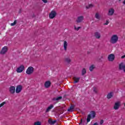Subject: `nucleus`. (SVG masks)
I'll return each mask as SVG.
<instances>
[{
	"mask_svg": "<svg viewBox=\"0 0 125 125\" xmlns=\"http://www.w3.org/2000/svg\"><path fill=\"white\" fill-rule=\"evenodd\" d=\"M7 52V47L4 46L3 47L1 50L0 54H5L6 52Z\"/></svg>",
	"mask_w": 125,
	"mask_h": 125,
	"instance_id": "1a4fd4ad",
	"label": "nucleus"
},
{
	"mask_svg": "<svg viewBox=\"0 0 125 125\" xmlns=\"http://www.w3.org/2000/svg\"><path fill=\"white\" fill-rule=\"evenodd\" d=\"M123 3L124 4H125V0L123 2Z\"/></svg>",
	"mask_w": 125,
	"mask_h": 125,
	"instance_id": "79ce46f5",
	"label": "nucleus"
},
{
	"mask_svg": "<svg viewBox=\"0 0 125 125\" xmlns=\"http://www.w3.org/2000/svg\"><path fill=\"white\" fill-rule=\"evenodd\" d=\"M93 125H98V123L97 122H96Z\"/></svg>",
	"mask_w": 125,
	"mask_h": 125,
	"instance_id": "a19ab883",
	"label": "nucleus"
},
{
	"mask_svg": "<svg viewBox=\"0 0 125 125\" xmlns=\"http://www.w3.org/2000/svg\"><path fill=\"white\" fill-rule=\"evenodd\" d=\"M107 59H108V61L110 62H112V61H114L115 60V55L113 54H111L108 55Z\"/></svg>",
	"mask_w": 125,
	"mask_h": 125,
	"instance_id": "20e7f679",
	"label": "nucleus"
},
{
	"mask_svg": "<svg viewBox=\"0 0 125 125\" xmlns=\"http://www.w3.org/2000/svg\"><path fill=\"white\" fill-rule=\"evenodd\" d=\"M93 90L95 93H97L98 90H97V87H93Z\"/></svg>",
	"mask_w": 125,
	"mask_h": 125,
	"instance_id": "c756f323",
	"label": "nucleus"
},
{
	"mask_svg": "<svg viewBox=\"0 0 125 125\" xmlns=\"http://www.w3.org/2000/svg\"><path fill=\"white\" fill-rule=\"evenodd\" d=\"M48 122L49 125H54L56 123V120L52 121L51 119H49Z\"/></svg>",
	"mask_w": 125,
	"mask_h": 125,
	"instance_id": "6ab92c4d",
	"label": "nucleus"
},
{
	"mask_svg": "<svg viewBox=\"0 0 125 125\" xmlns=\"http://www.w3.org/2000/svg\"><path fill=\"white\" fill-rule=\"evenodd\" d=\"M73 80H74V83H79V82H80V80H81V78L80 77H74L73 78Z\"/></svg>",
	"mask_w": 125,
	"mask_h": 125,
	"instance_id": "f8f14e48",
	"label": "nucleus"
},
{
	"mask_svg": "<svg viewBox=\"0 0 125 125\" xmlns=\"http://www.w3.org/2000/svg\"><path fill=\"white\" fill-rule=\"evenodd\" d=\"M103 58H104L103 56H101V57L100 58V62H102V60H101V59H103Z\"/></svg>",
	"mask_w": 125,
	"mask_h": 125,
	"instance_id": "c9c22d12",
	"label": "nucleus"
},
{
	"mask_svg": "<svg viewBox=\"0 0 125 125\" xmlns=\"http://www.w3.org/2000/svg\"><path fill=\"white\" fill-rule=\"evenodd\" d=\"M34 125H42V122L37 121L34 123Z\"/></svg>",
	"mask_w": 125,
	"mask_h": 125,
	"instance_id": "7c9ffc66",
	"label": "nucleus"
},
{
	"mask_svg": "<svg viewBox=\"0 0 125 125\" xmlns=\"http://www.w3.org/2000/svg\"><path fill=\"white\" fill-rule=\"evenodd\" d=\"M94 36L95 37L96 39H98L101 37V34H100V33L98 32H95Z\"/></svg>",
	"mask_w": 125,
	"mask_h": 125,
	"instance_id": "4468645a",
	"label": "nucleus"
},
{
	"mask_svg": "<svg viewBox=\"0 0 125 125\" xmlns=\"http://www.w3.org/2000/svg\"><path fill=\"white\" fill-rule=\"evenodd\" d=\"M81 28H82V27H78L77 28V27H76V26H74V29H75V30H76V31H79V30H80V29H81Z\"/></svg>",
	"mask_w": 125,
	"mask_h": 125,
	"instance_id": "473e14b6",
	"label": "nucleus"
},
{
	"mask_svg": "<svg viewBox=\"0 0 125 125\" xmlns=\"http://www.w3.org/2000/svg\"><path fill=\"white\" fill-rule=\"evenodd\" d=\"M94 5L93 4H90L88 6H86V8L87 9H89V8H92L93 7Z\"/></svg>",
	"mask_w": 125,
	"mask_h": 125,
	"instance_id": "c85d7f7f",
	"label": "nucleus"
},
{
	"mask_svg": "<svg viewBox=\"0 0 125 125\" xmlns=\"http://www.w3.org/2000/svg\"><path fill=\"white\" fill-rule=\"evenodd\" d=\"M24 69H25V66H24L23 65H21L19 68L17 69V73H22V72L24 71Z\"/></svg>",
	"mask_w": 125,
	"mask_h": 125,
	"instance_id": "39448f33",
	"label": "nucleus"
},
{
	"mask_svg": "<svg viewBox=\"0 0 125 125\" xmlns=\"http://www.w3.org/2000/svg\"><path fill=\"white\" fill-rule=\"evenodd\" d=\"M114 12H115L114 9H110L108 11V15L112 16L114 14Z\"/></svg>",
	"mask_w": 125,
	"mask_h": 125,
	"instance_id": "ddd939ff",
	"label": "nucleus"
},
{
	"mask_svg": "<svg viewBox=\"0 0 125 125\" xmlns=\"http://www.w3.org/2000/svg\"><path fill=\"white\" fill-rule=\"evenodd\" d=\"M9 91L10 93H12L13 94L14 93H15V87L14 86H11L10 87Z\"/></svg>",
	"mask_w": 125,
	"mask_h": 125,
	"instance_id": "2eb2a0df",
	"label": "nucleus"
},
{
	"mask_svg": "<svg viewBox=\"0 0 125 125\" xmlns=\"http://www.w3.org/2000/svg\"><path fill=\"white\" fill-rule=\"evenodd\" d=\"M26 74H27V75H31L32 74H33V73H34V67H32V66H30L29 67L26 71Z\"/></svg>",
	"mask_w": 125,
	"mask_h": 125,
	"instance_id": "f03ea898",
	"label": "nucleus"
},
{
	"mask_svg": "<svg viewBox=\"0 0 125 125\" xmlns=\"http://www.w3.org/2000/svg\"><path fill=\"white\" fill-rule=\"evenodd\" d=\"M86 74V69L85 68H83L82 70V76H84Z\"/></svg>",
	"mask_w": 125,
	"mask_h": 125,
	"instance_id": "a878e982",
	"label": "nucleus"
},
{
	"mask_svg": "<svg viewBox=\"0 0 125 125\" xmlns=\"http://www.w3.org/2000/svg\"><path fill=\"white\" fill-rule=\"evenodd\" d=\"M75 106L71 105L68 109H67L68 112H73L74 111V108Z\"/></svg>",
	"mask_w": 125,
	"mask_h": 125,
	"instance_id": "5701e85b",
	"label": "nucleus"
},
{
	"mask_svg": "<svg viewBox=\"0 0 125 125\" xmlns=\"http://www.w3.org/2000/svg\"><path fill=\"white\" fill-rule=\"evenodd\" d=\"M21 12H22V10L20 9L19 13H21Z\"/></svg>",
	"mask_w": 125,
	"mask_h": 125,
	"instance_id": "ea45409f",
	"label": "nucleus"
},
{
	"mask_svg": "<svg viewBox=\"0 0 125 125\" xmlns=\"http://www.w3.org/2000/svg\"><path fill=\"white\" fill-rule=\"evenodd\" d=\"M16 23H17V21L15 20L13 23H11V26H15Z\"/></svg>",
	"mask_w": 125,
	"mask_h": 125,
	"instance_id": "2f4dec72",
	"label": "nucleus"
},
{
	"mask_svg": "<svg viewBox=\"0 0 125 125\" xmlns=\"http://www.w3.org/2000/svg\"><path fill=\"white\" fill-rule=\"evenodd\" d=\"M90 119H91V115L88 114L87 117V123L90 122Z\"/></svg>",
	"mask_w": 125,
	"mask_h": 125,
	"instance_id": "cd10ccee",
	"label": "nucleus"
},
{
	"mask_svg": "<svg viewBox=\"0 0 125 125\" xmlns=\"http://www.w3.org/2000/svg\"><path fill=\"white\" fill-rule=\"evenodd\" d=\"M113 97V92H111L109 93L107 95V99H111Z\"/></svg>",
	"mask_w": 125,
	"mask_h": 125,
	"instance_id": "4be33fe9",
	"label": "nucleus"
},
{
	"mask_svg": "<svg viewBox=\"0 0 125 125\" xmlns=\"http://www.w3.org/2000/svg\"><path fill=\"white\" fill-rule=\"evenodd\" d=\"M53 104H51L49 106H48L46 110V113H48V112H49V111H50V110L53 108Z\"/></svg>",
	"mask_w": 125,
	"mask_h": 125,
	"instance_id": "f3484780",
	"label": "nucleus"
},
{
	"mask_svg": "<svg viewBox=\"0 0 125 125\" xmlns=\"http://www.w3.org/2000/svg\"><path fill=\"white\" fill-rule=\"evenodd\" d=\"M22 88H23V87L22 86V85H18L16 89V93H20Z\"/></svg>",
	"mask_w": 125,
	"mask_h": 125,
	"instance_id": "423d86ee",
	"label": "nucleus"
},
{
	"mask_svg": "<svg viewBox=\"0 0 125 125\" xmlns=\"http://www.w3.org/2000/svg\"><path fill=\"white\" fill-rule=\"evenodd\" d=\"M95 17L96 18V19H98V20H100V15L98 13H96L95 15Z\"/></svg>",
	"mask_w": 125,
	"mask_h": 125,
	"instance_id": "bb28decb",
	"label": "nucleus"
},
{
	"mask_svg": "<svg viewBox=\"0 0 125 125\" xmlns=\"http://www.w3.org/2000/svg\"><path fill=\"white\" fill-rule=\"evenodd\" d=\"M84 17L83 16H80L77 18L76 22L77 23H82V21H83Z\"/></svg>",
	"mask_w": 125,
	"mask_h": 125,
	"instance_id": "6e6552de",
	"label": "nucleus"
},
{
	"mask_svg": "<svg viewBox=\"0 0 125 125\" xmlns=\"http://www.w3.org/2000/svg\"><path fill=\"white\" fill-rule=\"evenodd\" d=\"M90 114L92 116V119H94V117H95V116H96V113H95V111H92L90 112Z\"/></svg>",
	"mask_w": 125,
	"mask_h": 125,
	"instance_id": "b1692460",
	"label": "nucleus"
},
{
	"mask_svg": "<svg viewBox=\"0 0 125 125\" xmlns=\"http://www.w3.org/2000/svg\"><path fill=\"white\" fill-rule=\"evenodd\" d=\"M86 121V119L85 118L81 119L80 123H79L80 125L83 124V125H84V123H85Z\"/></svg>",
	"mask_w": 125,
	"mask_h": 125,
	"instance_id": "393cba45",
	"label": "nucleus"
},
{
	"mask_svg": "<svg viewBox=\"0 0 125 125\" xmlns=\"http://www.w3.org/2000/svg\"><path fill=\"white\" fill-rule=\"evenodd\" d=\"M44 2V3H46V2H47V0H42Z\"/></svg>",
	"mask_w": 125,
	"mask_h": 125,
	"instance_id": "4c0bfd02",
	"label": "nucleus"
},
{
	"mask_svg": "<svg viewBox=\"0 0 125 125\" xmlns=\"http://www.w3.org/2000/svg\"><path fill=\"white\" fill-rule=\"evenodd\" d=\"M119 40V37H118V36L114 35H113L111 39H110V42L111 43H116L117 42H118V40Z\"/></svg>",
	"mask_w": 125,
	"mask_h": 125,
	"instance_id": "f257e3e1",
	"label": "nucleus"
},
{
	"mask_svg": "<svg viewBox=\"0 0 125 125\" xmlns=\"http://www.w3.org/2000/svg\"><path fill=\"white\" fill-rule=\"evenodd\" d=\"M51 84V83H50V81H46L45 82L44 86L46 87V88H48V87L50 86Z\"/></svg>",
	"mask_w": 125,
	"mask_h": 125,
	"instance_id": "9b49d317",
	"label": "nucleus"
},
{
	"mask_svg": "<svg viewBox=\"0 0 125 125\" xmlns=\"http://www.w3.org/2000/svg\"><path fill=\"white\" fill-rule=\"evenodd\" d=\"M120 102H117L115 103L114 106V109L118 110V109H119V108L120 107Z\"/></svg>",
	"mask_w": 125,
	"mask_h": 125,
	"instance_id": "9d476101",
	"label": "nucleus"
},
{
	"mask_svg": "<svg viewBox=\"0 0 125 125\" xmlns=\"http://www.w3.org/2000/svg\"><path fill=\"white\" fill-rule=\"evenodd\" d=\"M64 61L68 64H70V63H71V62H72V60L70 59V58H66L64 59Z\"/></svg>",
	"mask_w": 125,
	"mask_h": 125,
	"instance_id": "aec40b11",
	"label": "nucleus"
},
{
	"mask_svg": "<svg viewBox=\"0 0 125 125\" xmlns=\"http://www.w3.org/2000/svg\"><path fill=\"white\" fill-rule=\"evenodd\" d=\"M103 123H104V120H101L100 122V125H103Z\"/></svg>",
	"mask_w": 125,
	"mask_h": 125,
	"instance_id": "f704fd0d",
	"label": "nucleus"
},
{
	"mask_svg": "<svg viewBox=\"0 0 125 125\" xmlns=\"http://www.w3.org/2000/svg\"><path fill=\"white\" fill-rule=\"evenodd\" d=\"M121 58H122V59H123L124 58H125V55H124V56H122L121 57Z\"/></svg>",
	"mask_w": 125,
	"mask_h": 125,
	"instance_id": "58836bf2",
	"label": "nucleus"
},
{
	"mask_svg": "<svg viewBox=\"0 0 125 125\" xmlns=\"http://www.w3.org/2000/svg\"><path fill=\"white\" fill-rule=\"evenodd\" d=\"M5 104H6V103L5 102H4L3 103H2L1 104H0V108H1V107H2V106H3V105H4Z\"/></svg>",
	"mask_w": 125,
	"mask_h": 125,
	"instance_id": "72a5a7b5",
	"label": "nucleus"
},
{
	"mask_svg": "<svg viewBox=\"0 0 125 125\" xmlns=\"http://www.w3.org/2000/svg\"><path fill=\"white\" fill-rule=\"evenodd\" d=\"M119 70H123L124 73H125V64L123 62L119 64Z\"/></svg>",
	"mask_w": 125,
	"mask_h": 125,
	"instance_id": "0eeeda50",
	"label": "nucleus"
},
{
	"mask_svg": "<svg viewBox=\"0 0 125 125\" xmlns=\"http://www.w3.org/2000/svg\"><path fill=\"white\" fill-rule=\"evenodd\" d=\"M57 15V13H56V11H52L49 15V18H50V19H53Z\"/></svg>",
	"mask_w": 125,
	"mask_h": 125,
	"instance_id": "7ed1b4c3",
	"label": "nucleus"
},
{
	"mask_svg": "<svg viewBox=\"0 0 125 125\" xmlns=\"http://www.w3.org/2000/svg\"><path fill=\"white\" fill-rule=\"evenodd\" d=\"M108 24H109V21H106V23H104V25H108Z\"/></svg>",
	"mask_w": 125,
	"mask_h": 125,
	"instance_id": "e433bc0d",
	"label": "nucleus"
},
{
	"mask_svg": "<svg viewBox=\"0 0 125 125\" xmlns=\"http://www.w3.org/2000/svg\"><path fill=\"white\" fill-rule=\"evenodd\" d=\"M67 46H68V43L66 41H64L63 43V47L65 51H67Z\"/></svg>",
	"mask_w": 125,
	"mask_h": 125,
	"instance_id": "dca6fc26",
	"label": "nucleus"
},
{
	"mask_svg": "<svg viewBox=\"0 0 125 125\" xmlns=\"http://www.w3.org/2000/svg\"><path fill=\"white\" fill-rule=\"evenodd\" d=\"M94 69H95V65L94 64L91 65L89 68V70L90 72H92Z\"/></svg>",
	"mask_w": 125,
	"mask_h": 125,
	"instance_id": "412c9836",
	"label": "nucleus"
},
{
	"mask_svg": "<svg viewBox=\"0 0 125 125\" xmlns=\"http://www.w3.org/2000/svg\"><path fill=\"white\" fill-rule=\"evenodd\" d=\"M62 99V97L60 96L56 98H53L52 99L53 101H58L59 100H61Z\"/></svg>",
	"mask_w": 125,
	"mask_h": 125,
	"instance_id": "a211bd4d",
	"label": "nucleus"
}]
</instances>
